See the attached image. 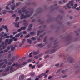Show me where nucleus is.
<instances>
[{"instance_id": "1", "label": "nucleus", "mask_w": 80, "mask_h": 80, "mask_svg": "<svg viewBox=\"0 0 80 80\" xmlns=\"http://www.w3.org/2000/svg\"><path fill=\"white\" fill-rule=\"evenodd\" d=\"M33 11H31L29 12V14H28L27 15H25L24 16L23 14H22L21 15V20H23V19H24V18H26L27 17H30V16L33 14Z\"/></svg>"}, {"instance_id": "2", "label": "nucleus", "mask_w": 80, "mask_h": 80, "mask_svg": "<svg viewBox=\"0 0 80 80\" xmlns=\"http://www.w3.org/2000/svg\"><path fill=\"white\" fill-rule=\"evenodd\" d=\"M57 50H55V49H50L48 51H47L45 52V54H47V53H48L49 54H50V53H55L56 51H57Z\"/></svg>"}, {"instance_id": "3", "label": "nucleus", "mask_w": 80, "mask_h": 80, "mask_svg": "<svg viewBox=\"0 0 80 80\" xmlns=\"http://www.w3.org/2000/svg\"><path fill=\"white\" fill-rule=\"evenodd\" d=\"M63 58L64 60H69V62L70 63H72V62H74V60H73V59L72 58L69 57L68 58H67L66 57H65V56H63Z\"/></svg>"}, {"instance_id": "4", "label": "nucleus", "mask_w": 80, "mask_h": 80, "mask_svg": "<svg viewBox=\"0 0 80 80\" xmlns=\"http://www.w3.org/2000/svg\"><path fill=\"white\" fill-rule=\"evenodd\" d=\"M14 2H15V0H12L11 2V3H12V5L11 6V8L12 10H14L15 9V3H14Z\"/></svg>"}, {"instance_id": "5", "label": "nucleus", "mask_w": 80, "mask_h": 80, "mask_svg": "<svg viewBox=\"0 0 80 80\" xmlns=\"http://www.w3.org/2000/svg\"><path fill=\"white\" fill-rule=\"evenodd\" d=\"M8 39H7L5 40V43L4 44V45L2 46V49H5L6 48V46L8 45Z\"/></svg>"}, {"instance_id": "6", "label": "nucleus", "mask_w": 80, "mask_h": 80, "mask_svg": "<svg viewBox=\"0 0 80 80\" xmlns=\"http://www.w3.org/2000/svg\"><path fill=\"white\" fill-rule=\"evenodd\" d=\"M16 65H17V63H13L11 66L10 68V70L11 72H14V71H15V70L13 68V67H14V66H16Z\"/></svg>"}, {"instance_id": "7", "label": "nucleus", "mask_w": 80, "mask_h": 80, "mask_svg": "<svg viewBox=\"0 0 80 80\" xmlns=\"http://www.w3.org/2000/svg\"><path fill=\"white\" fill-rule=\"evenodd\" d=\"M26 40L25 39H23V41L22 42H21L19 43V47H21L23 45L24 43H25V41Z\"/></svg>"}, {"instance_id": "8", "label": "nucleus", "mask_w": 80, "mask_h": 80, "mask_svg": "<svg viewBox=\"0 0 80 80\" xmlns=\"http://www.w3.org/2000/svg\"><path fill=\"white\" fill-rule=\"evenodd\" d=\"M58 43V42L57 41H55L54 42V43H53V45L54 46L52 47V48H56V47L57 46H56V45Z\"/></svg>"}, {"instance_id": "9", "label": "nucleus", "mask_w": 80, "mask_h": 80, "mask_svg": "<svg viewBox=\"0 0 80 80\" xmlns=\"http://www.w3.org/2000/svg\"><path fill=\"white\" fill-rule=\"evenodd\" d=\"M27 8V6H24L22 8L21 10L22 12H23V13H24V12H25L27 11V10L25 9V8Z\"/></svg>"}, {"instance_id": "10", "label": "nucleus", "mask_w": 80, "mask_h": 80, "mask_svg": "<svg viewBox=\"0 0 80 80\" xmlns=\"http://www.w3.org/2000/svg\"><path fill=\"white\" fill-rule=\"evenodd\" d=\"M15 57H13L11 59H8L9 61H10L11 62H13L14 61H15Z\"/></svg>"}, {"instance_id": "11", "label": "nucleus", "mask_w": 80, "mask_h": 80, "mask_svg": "<svg viewBox=\"0 0 80 80\" xmlns=\"http://www.w3.org/2000/svg\"><path fill=\"white\" fill-rule=\"evenodd\" d=\"M45 75H46V74H45V73H43L39 75L37 77L38 78H41V77H43V76Z\"/></svg>"}, {"instance_id": "12", "label": "nucleus", "mask_w": 80, "mask_h": 80, "mask_svg": "<svg viewBox=\"0 0 80 80\" xmlns=\"http://www.w3.org/2000/svg\"><path fill=\"white\" fill-rule=\"evenodd\" d=\"M15 27L16 28H19V27H20V26H19V22L15 23Z\"/></svg>"}, {"instance_id": "13", "label": "nucleus", "mask_w": 80, "mask_h": 80, "mask_svg": "<svg viewBox=\"0 0 80 80\" xmlns=\"http://www.w3.org/2000/svg\"><path fill=\"white\" fill-rule=\"evenodd\" d=\"M1 28H4V29L6 30L7 32H8V28H7V26H2L1 27Z\"/></svg>"}, {"instance_id": "14", "label": "nucleus", "mask_w": 80, "mask_h": 80, "mask_svg": "<svg viewBox=\"0 0 80 80\" xmlns=\"http://www.w3.org/2000/svg\"><path fill=\"white\" fill-rule=\"evenodd\" d=\"M22 32H20L18 34L16 35L15 36V37H20V35H22Z\"/></svg>"}, {"instance_id": "15", "label": "nucleus", "mask_w": 80, "mask_h": 80, "mask_svg": "<svg viewBox=\"0 0 80 80\" xmlns=\"http://www.w3.org/2000/svg\"><path fill=\"white\" fill-rule=\"evenodd\" d=\"M13 41V39H10L9 40V42L8 41V45H10L11 44V43H12V42Z\"/></svg>"}, {"instance_id": "16", "label": "nucleus", "mask_w": 80, "mask_h": 80, "mask_svg": "<svg viewBox=\"0 0 80 80\" xmlns=\"http://www.w3.org/2000/svg\"><path fill=\"white\" fill-rule=\"evenodd\" d=\"M13 47V46L12 45L11 46V51H14V50H15V48Z\"/></svg>"}, {"instance_id": "17", "label": "nucleus", "mask_w": 80, "mask_h": 80, "mask_svg": "<svg viewBox=\"0 0 80 80\" xmlns=\"http://www.w3.org/2000/svg\"><path fill=\"white\" fill-rule=\"evenodd\" d=\"M27 40L28 41V43H29L30 44H32V40H30V39H28Z\"/></svg>"}, {"instance_id": "18", "label": "nucleus", "mask_w": 80, "mask_h": 80, "mask_svg": "<svg viewBox=\"0 0 80 80\" xmlns=\"http://www.w3.org/2000/svg\"><path fill=\"white\" fill-rule=\"evenodd\" d=\"M16 67H22V64H18V63H16Z\"/></svg>"}, {"instance_id": "19", "label": "nucleus", "mask_w": 80, "mask_h": 80, "mask_svg": "<svg viewBox=\"0 0 80 80\" xmlns=\"http://www.w3.org/2000/svg\"><path fill=\"white\" fill-rule=\"evenodd\" d=\"M35 75V73L33 72H32L30 73V76H33Z\"/></svg>"}, {"instance_id": "20", "label": "nucleus", "mask_w": 80, "mask_h": 80, "mask_svg": "<svg viewBox=\"0 0 80 80\" xmlns=\"http://www.w3.org/2000/svg\"><path fill=\"white\" fill-rule=\"evenodd\" d=\"M42 32H43V31H40V30L38 31L37 32V35H40V33Z\"/></svg>"}, {"instance_id": "21", "label": "nucleus", "mask_w": 80, "mask_h": 80, "mask_svg": "<svg viewBox=\"0 0 80 80\" xmlns=\"http://www.w3.org/2000/svg\"><path fill=\"white\" fill-rule=\"evenodd\" d=\"M3 34H4V32H2V33L0 34V36H1V37H4V35H3Z\"/></svg>"}, {"instance_id": "22", "label": "nucleus", "mask_w": 80, "mask_h": 80, "mask_svg": "<svg viewBox=\"0 0 80 80\" xmlns=\"http://www.w3.org/2000/svg\"><path fill=\"white\" fill-rule=\"evenodd\" d=\"M38 47H40V48H42L43 47V46L42 45V44H38Z\"/></svg>"}, {"instance_id": "23", "label": "nucleus", "mask_w": 80, "mask_h": 80, "mask_svg": "<svg viewBox=\"0 0 80 80\" xmlns=\"http://www.w3.org/2000/svg\"><path fill=\"white\" fill-rule=\"evenodd\" d=\"M7 12V11H6V10H3L2 11V14L3 15H4V14H5Z\"/></svg>"}, {"instance_id": "24", "label": "nucleus", "mask_w": 80, "mask_h": 80, "mask_svg": "<svg viewBox=\"0 0 80 80\" xmlns=\"http://www.w3.org/2000/svg\"><path fill=\"white\" fill-rule=\"evenodd\" d=\"M4 62H5V64H8V62H7V60L6 59H4L3 60Z\"/></svg>"}, {"instance_id": "25", "label": "nucleus", "mask_w": 80, "mask_h": 80, "mask_svg": "<svg viewBox=\"0 0 80 80\" xmlns=\"http://www.w3.org/2000/svg\"><path fill=\"white\" fill-rule=\"evenodd\" d=\"M2 50V48H0V53H1V54H2V53H4V52H3V51H1V50Z\"/></svg>"}, {"instance_id": "26", "label": "nucleus", "mask_w": 80, "mask_h": 80, "mask_svg": "<svg viewBox=\"0 0 80 80\" xmlns=\"http://www.w3.org/2000/svg\"><path fill=\"white\" fill-rule=\"evenodd\" d=\"M21 30H25V29H26V28L25 27H22L21 28Z\"/></svg>"}, {"instance_id": "27", "label": "nucleus", "mask_w": 80, "mask_h": 80, "mask_svg": "<svg viewBox=\"0 0 80 80\" xmlns=\"http://www.w3.org/2000/svg\"><path fill=\"white\" fill-rule=\"evenodd\" d=\"M10 69V66H8V68L6 69V70L5 71V72H7V71H8Z\"/></svg>"}, {"instance_id": "28", "label": "nucleus", "mask_w": 80, "mask_h": 80, "mask_svg": "<svg viewBox=\"0 0 80 80\" xmlns=\"http://www.w3.org/2000/svg\"><path fill=\"white\" fill-rule=\"evenodd\" d=\"M33 54L35 55H37V54H38V52H33Z\"/></svg>"}, {"instance_id": "29", "label": "nucleus", "mask_w": 80, "mask_h": 80, "mask_svg": "<svg viewBox=\"0 0 80 80\" xmlns=\"http://www.w3.org/2000/svg\"><path fill=\"white\" fill-rule=\"evenodd\" d=\"M11 55H12L11 54H9L8 56V58H11Z\"/></svg>"}, {"instance_id": "30", "label": "nucleus", "mask_w": 80, "mask_h": 80, "mask_svg": "<svg viewBox=\"0 0 80 80\" xmlns=\"http://www.w3.org/2000/svg\"><path fill=\"white\" fill-rule=\"evenodd\" d=\"M67 7H68V8H71V7L69 6V4H67L66 5Z\"/></svg>"}, {"instance_id": "31", "label": "nucleus", "mask_w": 80, "mask_h": 80, "mask_svg": "<svg viewBox=\"0 0 80 80\" xmlns=\"http://www.w3.org/2000/svg\"><path fill=\"white\" fill-rule=\"evenodd\" d=\"M32 53H33V52H31L29 54V57H32Z\"/></svg>"}, {"instance_id": "32", "label": "nucleus", "mask_w": 80, "mask_h": 80, "mask_svg": "<svg viewBox=\"0 0 80 80\" xmlns=\"http://www.w3.org/2000/svg\"><path fill=\"white\" fill-rule=\"evenodd\" d=\"M65 72H66V70H62V73H63V74H64V73H65Z\"/></svg>"}, {"instance_id": "33", "label": "nucleus", "mask_w": 80, "mask_h": 80, "mask_svg": "<svg viewBox=\"0 0 80 80\" xmlns=\"http://www.w3.org/2000/svg\"><path fill=\"white\" fill-rule=\"evenodd\" d=\"M35 32H32L30 33V35H35Z\"/></svg>"}, {"instance_id": "34", "label": "nucleus", "mask_w": 80, "mask_h": 80, "mask_svg": "<svg viewBox=\"0 0 80 80\" xmlns=\"http://www.w3.org/2000/svg\"><path fill=\"white\" fill-rule=\"evenodd\" d=\"M6 10H10V8H8V6H6Z\"/></svg>"}, {"instance_id": "35", "label": "nucleus", "mask_w": 80, "mask_h": 80, "mask_svg": "<svg viewBox=\"0 0 80 80\" xmlns=\"http://www.w3.org/2000/svg\"><path fill=\"white\" fill-rule=\"evenodd\" d=\"M30 37V34H28L27 36H26L25 37V38H28Z\"/></svg>"}, {"instance_id": "36", "label": "nucleus", "mask_w": 80, "mask_h": 80, "mask_svg": "<svg viewBox=\"0 0 80 80\" xmlns=\"http://www.w3.org/2000/svg\"><path fill=\"white\" fill-rule=\"evenodd\" d=\"M8 13H13V11H8Z\"/></svg>"}, {"instance_id": "37", "label": "nucleus", "mask_w": 80, "mask_h": 80, "mask_svg": "<svg viewBox=\"0 0 80 80\" xmlns=\"http://www.w3.org/2000/svg\"><path fill=\"white\" fill-rule=\"evenodd\" d=\"M31 40H36V38H35V37H33L32 38H31Z\"/></svg>"}, {"instance_id": "38", "label": "nucleus", "mask_w": 80, "mask_h": 80, "mask_svg": "<svg viewBox=\"0 0 80 80\" xmlns=\"http://www.w3.org/2000/svg\"><path fill=\"white\" fill-rule=\"evenodd\" d=\"M48 57H49V55L48 54L45 57H44V58L45 59L46 58H47Z\"/></svg>"}, {"instance_id": "39", "label": "nucleus", "mask_w": 80, "mask_h": 80, "mask_svg": "<svg viewBox=\"0 0 80 80\" xmlns=\"http://www.w3.org/2000/svg\"><path fill=\"white\" fill-rule=\"evenodd\" d=\"M17 17V16L16 15V14H13L12 15V17H13L14 18H15Z\"/></svg>"}, {"instance_id": "40", "label": "nucleus", "mask_w": 80, "mask_h": 80, "mask_svg": "<svg viewBox=\"0 0 80 80\" xmlns=\"http://www.w3.org/2000/svg\"><path fill=\"white\" fill-rule=\"evenodd\" d=\"M18 13H20V14H22V10H19L18 11Z\"/></svg>"}, {"instance_id": "41", "label": "nucleus", "mask_w": 80, "mask_h": 80, "mask_svg": "<svg viewBox=\"0 0 80 80\" xmlns=\"http://www.w3.org/2000/svg\"><path fill=\"white\" fill-rule=\"evenodd\" d=\"M18 19H19V17H17L16 18L15 22H17V21H18Z\"/></svg>"}, {"instance_id": "42", "label": "nucleus", "mask_w": 80, "mask_h": 80, "mask_svg": "<svg viewBox=\"0 0 80 80\" xmlns=\"http://www.w3.org/2000/svg\"><path fill=\"white\" fill-rule=\"evenodd\" d=\"M67 77V75H65L62 76V78H66V77Z\"/></svg>"}, {"instance_id": "43", "label": "nucleus", "mask_w": 80, "mask_h": 80, "mask_svg": "<svg viewBox=\"0 0 80 80\" xmlns=\"http://www.w3.org/2000/svg\"><path fill=\"white\" fill-rule=\"evenodd\" d=\"M35 58V59H38V56H36L34 57Z\"/></svg>"}, {"instance_id": "44", "label": "nucleus", "mask_w": 80, "mask_h": 80, "mask_svg": "<svg viewBox=\"0 0 80 80\" xmlns=\"http://www.w3.org/2000/svg\"><path fill=\"white\" fill-rule=\"evenodd\" d=\"M17 33H18V31L14 32H13V35H15V34Z\"/></svg>"}, {"instance_id": "45", "label": "nucleus", "mask_w": 80, "mask_h": 80, "mask_svg": "<svg viewBox=\"0 0 80 80\" xmlns=\"http://www.w3.org/2000/svg\"><path fill=\"white\" fill-rule=\"evenodd\" d=\"M47 37H46L44 39V40H43V42H46V39H47Z\"/></svg>"}, {"instance_id": "46", "label": "nucleus", "mask_w": 80, "mask_h": 80, "mask_svg": "<svg viewBox=\"0 0 80 80\" xmlns=\"http://www.w3.org/2000/svg\"><path fill=\"white\" fill-rule=\"evenodd\" d=\"M8 50L7 49H5L4 51V53H5L6 52H8Z\"/></svg>"}, {"instance_id": "47", "label": "nucleus", "mask_w": 80, "mask_h": 80, "mask_svg": "<svg viewBox=\"0 0 80 80\" xmlns=\"http://www.w3.org/2000/svg\"><path fill=\"white\" fill-rule=\"evenodd\" d=\"M4 63H5L3 62L1 63V64H0V66L1 67V66H2V65H3Z\"/></svg>"}, {"instance_id": "48", "label": "nucleus", "mask_w": 80, "mask_h": 80, "mask_svg": "<svg viewBox=\"0 0 80 80\" xmlns=\"http://www.w3.org/2000/svg\"><path fill=\"white\" fill-rule=\"evenodd\" d=\"M6 66H7V65H6V64L4 65L2 67V68H5L6 67Z\"/></svg>"}, {"instance_id": "49", "label": "nucleus", "mask_w": 80, "mask_h": 80, "mask_svg": "<svg viewBox=\"0 0 80 80\" xmlns=\"http://www.w3.org/2000/svg\"><path fill=\"white\" fill-rule=\"evenodd\" d=\"M10 47L11 48V47H10V46H8L7 47V49L8 50H10Z\"/></svg>"}, {"instance_id": "50", "label": "nucleus", "mask_w": 80, "mask_h": 80, "mask_svg": "<svg viewBox=\"0 0 80 80\" xmlns=\"http://www.w3.org/2000/svg\"><path fill=\"white\" fill-rule=\"evenodd\" d=\"M28 13H29V12H28V11H27L25 12V14L27 15V14H28Z\"/></svg>"}, {"instance_id": "51", "label": "nucleus", "mask_w": 80, "mask_h": 80, "mask_svg": "<svg viewBox=\"0 0 80 80\" xmlns=\"http://www.w3.org/2000/svg\"><path fill=\"white\" fill-rule=\"evenodd\" d=\"M21 30H21V28H20V29H18L17 32H21Z\"/></svg>"}, {"instance_id": "52", "label": "nucleus", "mask_w": 80, "mask_h": 80, "mask_svg": "<svg viewBox=\"0 0 80 80\" xmlns=\"http://www.w3.org/2000/svg\"><path fill=\"white\" fill-rule=\"evenodd\" d=\"M26 63H27V62H24L22 63V65H25V64H26Z\"/></svg>"}, {"instance_id": "53", "label": "nucleus", "mask_w": 80, "mask_h": 80, "mask_svg": "<svg viewBox=\"0 0 80 80\" xmlns=\"http://www.w3.org/2000/svg\"><path fill=\"white\" fill-rule=\"evenodd\" d=\"M22 33H23V34H26L27 33V32H26V31H24Z\"/></svg>"}, {"instance_id": "54", "label": "nucleus", "mask_w": 80, "mask_h": 80, "mask_svg": "<svg viewBox=\"0 0 80 80\" xmlns=\"http://www.w3.org/2000/svg\"><path fill=\"white\" fill-rule=\"evenodd\" d=\"M2 38H0V43H2Z\"/></svg>"}, {"instance_id": "55", "label": "nucleus", "mask_w": 80, "mask_h": 80, "mask_svg": "<svg viewBox=\"0 0 80 80\" xmlns=\"http://www.w3.org/2000/svg\"><path fill=\"white\" fill-rule=\"evenodd\" d=\"M23 77H24V75H21V78H22V79H23Z\"/></svg>"}, {"instance_id": "56", "label": "nucleus", "mask_w": 80, "mask_h": 80, "mask_svg": "<svg viewBox=\"0 0 80 80\" xmlns=\"http://www.w3.org/2000/svg\"><path fill=\"white\" fill-rule=\"evenodd\" d=\"M14 47L15 48L16 47H17V44H15L14 45Z\"/></svg>"}, {"instance_id": "57", "label": "nucleus", "mask_w": 80, "mask_h": 80, "mask_svg": "<svg viewBox=\"0 0 80 80\" xmlns=\"http://www.w3.org/2000/svg\"><path fill=\"white\" fill-rule=\"evenodd\" d=\"M35 67V65H34L33 66H32V69H33V68H34Z\"/></svg>"}, {"instance_id": "58", "label": "nucleus", "mask_w": 80, "mask_h": 80, "mask_svg": "<svg viewBox=\"0 0 80 80\" xmlns=\"http://www.w3.org/2000/svg\"><path fill=\"white\" fill-rule=\"evenodd\" d=\"M51 78H52V76H50L48 78V79H49V80H50V79H51Z\"/></svg>"}, {"instance_id": "59", "label": "nucleus", "mask_w": 80, "mask_h": 80, "mask_svg": "<svg viewBox=\"0 0 80 80\" xmlns=\"http://www.w3.org/2000/svg\"><path fill=\"white\" fill-rule=\"evenodd\" d=\"M80 8H78V7H77V8H76V10H78V11H79V10H80V9H79Z\"/></svg>"}, {"instance_id": "60", "label": "nucleus", "mask_w": 80, "mask_h": 80, "mask_svg": "<svg viewBox=\"0 0 80 80\" xmlns=\"http://www.w3.org/2000/svg\"><path fill=\"white\" fill-rule=\"evenodd\" d=\"M73 3V1H70L69 2V3L70 4V3Z\"/></svg>"}, {"instance_id": "61", "label": "nucleus", "mask_w": 80, "mask_h": 80, "mask_svg": "<svg viewBox=\"0 0 80 80\" xmlns=\"http://www.w3.org/2000/svg\"><path fill=\"white\" fill-rule=\"evenodd\" d=\"M8 63V65H10L12 64V62H9Z\"/></svg>"}, {"instance_id": "62", "label": "nucleus", "mask_w": 80, "mask_h": 80, "mask_svg": "<svg viewBox=\"0 0 80 80\" xmlns=\"http://www.w3.org/2000/svg\"><path fill=\"white\" fill-rule=\"evenodd\" d=\"M55 66H56V67H58V66H59V64H57L55 65Z\"/></svg>"}, {"instance_id": "63", "label": "nucleus", "mask_w": 80, "mask_h": 80, "mask_svg": "<svg viewBox=\"0 0 80 80\" xmlns=\"http://www.w3.org/2000/svg\"><path fill=\"white\" fill-rule=\"evenodd\" d=\"M31 61H32V59H29L28 60V62H31Z\"/></svg>"}, {"instance_id": "64", "label": "nucleus", "mask_w": 80, "mask_h": 80, "mask_svg": "<svg viewBox=\"0 0 80 80\" xmlns=\"http://www.w3.org/2000/svg\"><path fill=\"white\" fill-rule=\"evenodd\" d=\"M16 6H18L19 5V3H16Z\"/></svg>"}]
</instances>
